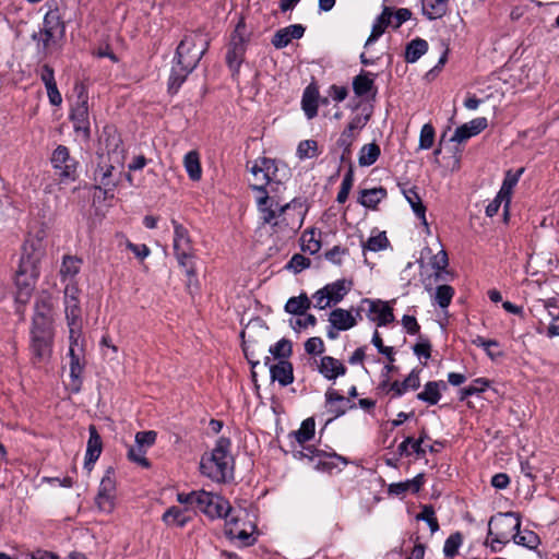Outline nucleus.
<instances>
[{
	"instance_id": "obj_20",
	"label": "nucleus",
	"mask_w": 559,
	"mask_h": 559,
	"mask_svg": "<svg viewBox=\"0 0 559 559\" xmlns=\"http://www.w3.org/2000/svg\"><path fill=\"white\" fill-rule=\"evenodd\" d=\"M319 372L328 380H335L346 373L344 364L331 356H323L318 366Z\"/></svg>"
},
{
	"instance_id": "obj_11",
	"label": "nucleus",
	"mask_w": 559,
	"mask_h": 559,
	"mask_svg": "<svg viewBox=\"0 0 559 559\" xmlns=\"http://www.w3.org/2000/svg\"><path fill=\"white\" fill-rule=\"evenodd\" d=\"M50 163L60 182L75 180L78 163L67 146L58 145L50 156Z\"/></svg>"
},
{
	"instance_id": "obj_37",
	"label": "nucleus",
	"mask_w": 559,
	"mask_h": 559,
	"mask_svg": "<svg viewBox=\"0 0 559 559\" xmlns=\"http://www.w3.org/2000/svg\"><path fill=\"white\" fill-rule=\"evenodd\" d=\"M389 239L384 231L370 236L366 241L361 240L362 253L366 255L367 251L378 252L386 249Z\"/></svg>"
},
{
	"instance_id": "obj_59",
	"label": "nucleus",
	"mask_w": 559,
	"mask_h": 559,
	"mask_svg": "<svg viewBox=\"0 0 559 559\" xmlns=\"http://www.w3.org/2000/svg\"><path fill=\"white\" fill-rule=\"evenodd\" d=\"M156 440L155 431H140L135 435V443L140 445L142 449L150 448L154 444Z\"/></svg>"
},
{
	"instance_id": "obj_1",
	"label": "nucleus",
	"mask_w": 559,
	"mask_h": 559,
	"mask_svg": "<svg viewBox=\"0 0 559 559\" xmlns=\"http://www.w3.org/2000/svg\"><path fill=\"white\" fill-rule=\"evenodd\" d=\"M209 48V39L200 32H191L179 43L174 58L168 88L176 93L188 75L195 69Z\"/></svg>"
},
{
	"instance_id": "obj_7",
	"label": "nucleus",
	"mask_w": 559,
	"mask_h": 559,
	"mask_svg": "<svg viewBox=\"0 0 559 559\" xmlns=\"http://www.w3.org/2000/svg\"><path fill=\"white\" fill-rule=\"evenodd\" d=\"M250 173L252 175L251 187L259 192V195H269V191L265 190L267 186L271 191H275L274 186L280 185L277 167L273 159L265 157L257 159L250 167Z\"/></svg>"
},
{
	"instance_id": "obj_10",
	"label": "nucleus",
	"mask_w": 559,
	"mask_h": 559,
	"mask_svg": "<svg viewBox=\"0 0 559 559\" xmlns=\"http://www.w3.org/2000/svg\"><path fill=\"white\" fill-rule=\"evenodd\" d=\"M76 100L71 106L70 119L75 132H81L84 138L90 136L88 96L83 85L74 88Z\"/></svg>"
},
{
	"instance_id": "obj_46",
	"label": "nucleus",
	"mask_w": 559,
	"mask_h": 559,
	"mask_svg": "<svg viewBox=\"0 0 559 559\" xmlns=\"http://www.w3.org/2000/svg\"><path fill=\"white\" fill-rule=\"evenodd\" d=\"M314 427H316V424H314L313 418L305 419L301 423L300 428L293 432L297 442L302 444V443L309 441L314 435Z\"/></svg>"
},
{
	"instance_id": "obj_44",
	"label": "nucleus",
	"mask_w": 559,
	"mask_h": 559,
	"mask_svg": "<svg viewBox=\"0 0 559 559\" xmlns=\"http://www.w3.org/2000/svg\"><path fill=\"white\" fill-rule=\"evenodd\" d=\"M82 261L72 255H66L62 261L60 274L63 280L73 278L81 269Z\"/></svg>"
},
{
	"instance_id": "obj_14",
	"label": "nucleus",
	"mask_w": 559,
	"mask_h": 559,
	"mask_svg": "<svg viewBox=\"0 0 559 559\" xmlns=\"http://www.w3.org/2000/svg\"><path fill=\"white\" fill-rule=\"evenodd\" d=\"M53 333L52 329L31 328V352L39 361L47 359L51 354Z\"/></svg>"
},
{
	"instance_id": "obj_50",
	"label": "nucleus",
	"mask_w": 559,
	"mask_h": 559,
	"mask_svg": "<svg viewBox=\"0 0 559 559\" xmlns=\"http://www.w3.org/2000/svg\"><path fill=\"white\" fill-rule=\"evenodd\" d=\"M416 520L427 522L431 533L439 530L438 520L431 506H424L421 512L416 515Z\"/></svg>"
},
{
	"instance_id": "obj_61",
	"label": "nucleus",
	"mask_w": 559,
	"mask_h": 559,
	"mask_svg": "<svg viewBox=\"0 0 559 559\" xmlns=\"http://www.w3.org/2000/svg\"><path fill=\"white\" fill-rule=\"evenodd\" d=\"M305 350L308 354H322L324 352V343L320 337H310L305 343Z\"/></svg>"
},
{
	"instance_id": "obj_55",
	"label": "nucleus",
	"mask_w": 559,
	"mask_h": 559,
	"mask_svg": "<svg viewBox=\"0 0 559 559\" xmlns=\"http://www.w3.org/2000/svg\"><path fill=\"white\" fill-rule=\"evenodd\" d=\"M145 449H142L140 445H138L136 443L134 445H132L129 451H128V457L143 466V467H148L150 466V463L147 461V459L145 457Z\"/></svg>"
},
{
	"instance_id": "obj_45",
	"label": "nucleus",
	"mask_w": 559,
	"mask_h": 559,
	"mask_svg": "<svg viewBox=\"0 0 559 559\" xmlns=\"http://www.w3.org/2000/svg\"><path fill=\"white\" fill-rule=\"evenodd\" d=\"M353 88L357 96H365L373 88V79L369 73L359 74L354 79Z\"/></svg>"
},
{
	"instance_id": "obj_34",
	"label": "nucleus",
	"mask_w": 559,
	"mask_h": 559,
	"mask_svg": "<svg viewBox=\"0 0 559 559\" xmlns=\"http://www.w3.org/2000/svg\"><path fill=\"white\" fill-rule=\"evenodd\" d=\"M302 109L308 119H312L318 112V91L316 87L307 86L302 99Z\"/></svg>"
},
{
	"instance_id": "obj_21",
	"label": "nucleus",
	"mask_w": 559,
	"mask_h": 559,
	"mask_svg": "<svg viewBox=\"0 0 559 559\" xmlns=\"http://www.w3.org/2000/svg\"><path fill=\"white\" fill-rule=\"evenodd\" d=\"M305 27L300 24H294L289 25L287 27L278 29L272 39V44L276 48H284L286 47L292 39H298L304 36Z\"/></svg>"
},
{
	"instance_id": "obj_18",
	"label": "nucleus",
	"mask_w": 559,
	"mask_h": 559,
	"mask_svg": "<svg viewBox=\"0 0 559 559\" xmlns=\"http://www.w3.org/2000/svg\"><path fill=\"white\" fill-rule=\"evenodd\" d=\"M488 126L487 118L478 117L475 118L461 127L456 128L454 134L451 138L452 142L462 143L472 136L479 134Z\"/></svg>"
},
{
	"instance_id": "obj_52",
	"label": "nucleus",
	"mask_w": 559,
	"mask_h": 559,
	"mask_svg": "<svg viewBox=\"0 0 559 559\" xmlns=\"http://www.w3.org/2000/svg\"><path fill=\"white\" fill-rule=\"evenodd\" d=\"M461 545H462V536L460 533L450 535L444 542V546H443L444 555L449 558H453L457 554V550Z\"/></svg>"
},
{
	"instance_id": "obj_9",
	"label": "nucleus",
	"mask_w": 559,
	"mask_h": 559,
	"mask_svg": "<svg viewBox=\"0 0 559 559\" xmlns=\"http://www.w3.org/2000/svg\"><path fill=\"white\" fill-rule=\"evenodd\" d=\"M249 33L243 20H240L230 35L227 47L226 62L230 70L236 73L243 61Z\"/></svg>"
},
{
	"instance_id": "obj_16",
	"label": "nucleus",
	"mask_w": 559,
	"mask_h": 559,
	"mask_svg": "<svg viewBox=\"0 0 559 559\" xmlns=\"http://www.w3.org/2000/svg\"><path fill=\"white\" fill-rule=\"evenodd\" d=\"M362 304L369 306L368 318L378 323L379 326L386 325L394 320L392 308L382 300L364 299Z\"/></svg>"
},
{
	"instance_id": "obj_48",
	"label": "nucleus",
	"mask_w": 559,
	"mask_h": 559,
	"mask_svg": "<svg viewBox=\"0 0 559 559\" xmlns=\"http://www.w3.org/2000/svg\"><path fill=\"white\" fill-rule=\"evenodd\" d=\"M297 155L301 159L317 157L319 155L318 143L314 140L301 141L297 147Z\"/></svg>"
},
{
	"instance_id": "obj_19",
	"label": "nucleus",
	"mask_w": 559,
	"mask_h": 559,
	"mask_svg": "<svg viewBox=\"0 0 559 559\" xmlns=\"http://www.w3.org/2000/svg\"><path fill=\"white\" fill-rule=\"evenodd\" d=\"M52 305L49 298H43L35 305L32 328L52 329Z\"/></svg>"
},
{
	"instance_id": "obj_43",
	"label": "nucleus",
	"mask_w": 559,
	"mask_h": 559,
	"mask_svg": "<svg viewBox=\"0 0 559 559\" xmlns=\"http://www.w3.org/2000/svg\"><path fill=\"white\" fill-rule=\"evenodd\" d=\"M513 540L515 544L527 547L530 549H535L540 543L538 535L530 530H524L523 532L520 530L516 531L513 536Z\"/></svg>"
},
{
	"instance_id": "obj_12",
	"label": "nucleus",
	"mask_w": 559,
	"mask_h": 559,
	"mask_svg": "<svg viewBox=\"0 0 559 559\" xmlns=\"http://www.w3.org/2000/svg\"><path fill=\"white\" fill-rule=\"evenodd\" d=\"M199 503L197 510L204 513L211 519L225 518L226 520L230 516L231 507L229 502L221 497L219 495L199 490Z\"/></svg>"
},
{
	"instance_id": "obj_23",
	"label": "nucleus",
	"mask_w": 559,
	"mask_h": 559,
	"mask_svg": "<svg viewBox=\"0 0 559 559\" xmlns=\"http://www.w3.org/2000/svg\"><path fill=\"white\" fill-rule=\"evenodd\" d=\"M174 227V251H180L185 257V251L193 250L188 229L179 224L177 221H171Z\"/></svg>"
},
{
	"instance_id": "obj_17",
	"label": "nucleus",
	"mask_w": 559,
	"mask_h": 559,
	"mask_svg": "<svg viewBox=\"0 0 559 559\" xmlns=\"http://www.w3.org/2000/svg\"><path fill=\"white\" fill-rule=\"evenodd\" d=\"M539 317L538 332L543 333V328H547L549 322L559 318V305L556 298L539 299L535 306Z\"/></svg>"
},
{
	"instance_id": "obj_30",
	"label": "nucleus",
	"mask_w": 559,
	"mask_h": 559,
	"mask_svg": "<svg viewBox=\"0 0 559 559\" xmlns=\"http://www.w3.org/2000/svg\"><path fill=\"white\" fill-rule=\"evenodd\" d=\"M310 460H317V467H322L324 469H330L336 467L338 462L346 465L347 461L345 457L336 454V453H325L319 450L311 451Z\"/></svg>"
},
{
	"instance_id": "obj_24",
	"label": "nucleus",
	"mask_w": 559,
	"mask_h": 559,
	"mask_svg": "<svg viewBox=\"0 0 559 559\" xmlns=\"http://www.w3.org/2000/svg\"><path fill=\"white\" fill-rule=\"evenodd\" d=\"M402 192L409 203L415 215L421 221L423 225L426 227L427 231H429L427 218H426V207L421 202V199L416 191L415 188H404Z\"/></svg>"
},
{
	"instance_id": "obj_57",
	"label": "nucleus",
	"mask_w": 559,
	"mask_h": 559,
	"mask_svg": "<svg viewBox=\"0 0 559 559\" xmlns=\"http://www.w3.org/2000/svg\"><path fill=\"white\" fill-rule=\"evenodd\" d=\"M353 182V173L349 170L342 180L341 189L337 193V202L344 203L347 200Z\"/></svg>"
},
{
	"instance_id": "obj_51",
	"label": "nucleus",
	"mask_w": 559,
	"mask_h": 559,
	"mask_svg": "<svg viewBox=\"0 0 559 559\" xmlns=\"http://www.w3.org/2000/svg\"><path fill=\"white\" fill-rule=\"evenodd\" d=\"M175 255L178 260V263L180 266H182L186 270V273L188 276H194L195 275V267L193 264V250H187L185 251V257L181 255L180 251L175 252Z\"/></svg>"
},
{
	"instance_id": "obj_39",
	"label": "nucleus",
	"mask_w": 559,
	"mask_h": 559,
	"mask_svg": "<svg viewBox=\"0 0 559 559\" xmlns=\"http://www.w3.org/2000/svg\"><path fill=\"white\" fill-rule=\"evenodd\" d=\"M428 50V43L425 39H413L406 47L405 59L407 62H416Z\"/></svg>"
},
{
	"instance_id": "obj_58",
	"label": "nucleus",
	"mask_w": 559,
	"mask_h": 559,
	"mask_svg": "<svg viewBox=\"0 0 559 559\" xmlns=\"http://www.w3.org/2000/svg\"><path fill=\"white\" fill-rule=\"evenodd\" d=\"M431 266L436 270V273L439 274L441 271H444L449 264V259L447 252L441 249L431 258Z\"/></svg>"
},
{
	"instance_id": "obj_2",
	"label": "nucleus",
	"mask_w": 559,
	"mask_h": 559,
	"mask_svg": "<svg viewBox=\"0 0 559 559\" xmlns=\"http://www.w3.org/2000/svg\"><path fill=\"white\" fill-rule=\"evenodd\" d=\"M257 205L262 223L270 225L275 233L294 234L302 225L301 212L294 204L280 205L264 194L257 197Z\"/></svg>"
},
{
	"instance_id": "obj_32",
	"label": "nucleus",
	"mask_w": 559,
	"mask_h": 559,
	"mask_svg": "<svg viewBox=\"0 0 559 559\" xmlns=\"http://www.w3.org/2000/svg\"><path fill=\"white\" fill-rule=\"evenodd\" d=\"M391 19H392L391 9L384 8L381 15L373 23L371 34L368 37L365 46L371 45L384 33L385 28L389 25H391Z\"/></svg>"
},
{
	"instance_id": "obj_47",
	"label": "nucleus",
	"mask_w": 559,
	"mask_h": 559,
	"mask_svg": "<svg viewBox=\"0 0 559 559\" xmlns=\"http://www.w3.org/2000/svg\"><path fill=\"white\" fill-rule=\"evenodd\" d=\"M454 296V289L450 285H440L436 288L435 300L441 308H448Z\"/></svg>"
},
{
	"instance_id": "obj_35",
	"label": "nucleus",
	"mask_w": 559,
	"mask_h": 559,
	"mask_svg": "<svg viewBox=\"0 0 559 559\" xmlns=\"http://www.w3.org/2000/svg\"><path fill=\"white\" fill-rule=\"evenodd\" d=\"M449 0H423V13L429 20L442 17L448 10Z\"/></svg>"
},
{
	"instance_id": "obj_26",
	"label": "nucleus",
	"mask_w": 559,
	"mask_h": 559,
	"mask_svg": "<svg viewBox=\"0 0 559 559\" xmlns=\"http://www.w3.org/2000/svg\"><path fill=\"white\" fill-rule=\"evenodd\" d=\"M324 292L330 298L332 305H336L343 300L352 288V282L346 280H337L331 284L325 285Z\"/></svg>"
},
{
	"instance_id": "obj_38",
	"label": "nucleus",
	"mask_w": 559,
	"mask_h": 559,
	"mask_svg": "<svg viewBox=\"0 0 559 559\" xmlns=\"http://www.w3.org/2000/svg\"><path fill=\"white\" fill-rule=\"evenodd\" d=\"M311 306V301L306 294L292 297L285 305V310L292 314H304Z\"/></svg>"
},
{
	"instance_id": "obj_41",
	"label": "nucleus",
	"mask_w": 559,
	"mask_h": 559,
	"mask_svg": "<svg viewBox=\"0 0 559 559\" xmlns=\"http://www.w3.org/2000/svg\"><path fill=\"white\" fill-rule=\"evenodd\" d=\"M385 195L386 192L383 188L368 189L361 191L359 202L366 207L374 209Z\"/></svg>"
},
{
	"instance_id": "obj_28",
	"label": "nucleus",
	"mask_w": 559,
	"mask_h": 559,
	"mask_svg": "<svg viewBox=\"0 0 559 559\" xmlns=\"http://www.w3.org/2000/svg\"><path fill=\"white\" fill-rule=\"evenodd\" d=\"M190 520L188 509L178 507H170L163 514V521L168 526L183 527Z\"/></svg>"
},
{
	"instance_id": "obj_13",
	"label": "nucleus",
	"mask_w": 559,
	"mask_h": 559,
	"mask_svg": "<svg viewBox=\"0 0 559 559\" xmlns=\"http://www.w3.org/2000/svg\"><path fill=\"white\" fill-rule=\"evenodd\" d=\"M357 317L360 318V313L358 311L355 316L350 310L343 308L332 310L329 314L326 336L330 340H336L340 331L350 330L357 324Z\"/></svg>"
},
{
	"instance_id": "obj_6",
	"label": "nucleus",
	"mask_w": 559,
	"mask_h": 559,
	"mask_svg": "<svg viewBox=\"0 0 559 559\" xmlns=\"http://www.w3.org/2000/svg\"><path fill=\"white\" fill-rule=\"evenodd\" d=\"M521 519L514 512H507L492 516L488 523V537L486 545L497 551L496 544H507L520 530Z\"/></svg>"
},
{
	"instance_id": "obj_8",
	"label": "nucleus",
	"mask_w": 559,
	"mask_h": 559,
	"mask_svg": "<svg viewBox=\"0 0 559 559\" xmlns=\"http://www.w3.org/2000/svg\"><path fill=\"white\" fill-rule=\"evenodd\" d=\"M79 293L80 290L75 285H67L64 288V314L69 328V341L72 343L82 338Z\"/></svg>"
},
{
	"instance_id": "obj_42",
	"label": "nucleus",
	"mask_w": 559,
	"mask_h": 559,
	"mask_svg": "<svg viewBox=\"0 0 559 559\" xmlns=\"http://www.w3.org/2000/svg\"><path fill=\"white\" fill-rule=\"evenodd\" d=\"M380 147L376 143L365 144L359 151L358 163L360 166H370L378 159Z\"/></svg>"
},
{
	"instance_id": "obj_33",
	"label": "nucleus",
	"mask_w": 559,
	"mask_h": 559,
	"mask_svg": "<svg viewBox=\"0 0 559 559\" xmlns=\"http://www.w3.org/2000/svg\"><path fill=\"white\" fill-rule=\"evenodd\" d=\"M183 166L191 180L199 181L201 179L202 168L200 155L197 151H190L185 155Z\"/></svg>"
},
{
	"instance_id": "obj_60",
	"label": "nucleus",
	"mask_w": 559,
	"mask_h": 559,
	"mask_svg": "<svg viewBox=\"0 0 559 559\" xmlns=\"http://www.w3.org/2000/svg\"><path fill=\"white\" fill-rule=\"evenodd\" d=\"M353 142L354 134L348 133V131H343L337 140V145L343 148L342 159H345L350 154V146Z\"/></svg>"
},
{
	"instance_id": "obj_27",
	"label": "nucleus",
	"mask_w": 559,
	"mask_h": 559,
	"mask_svg": "<svg viewBox=\"0 0 559 559\" xmlns=\"http://www.w3.org/2000/svg\"><path fill=\"white\" fill-rule=\"evenodd\" d=\"M81 341H76L75 343L70 342L69 347V357H70V377L74 380H78L83 371L82 364V345Z\"/></svg>"
},
{
	"instance_id": "obj_31",
	"label": "nucleus",
	"mask_w": 559,
	"mask_h": 559,
	"mask_svg": "<svg viewBox=\"0 0 559 559\" xmlns=\"http://www.w3.org/2000/svg\"><path fill=\"white\" fill-rule=\"evenodd\" d=\"M271 378L273 381H277L281 385L286 386L294 380L293 367L287 361H280L270 369Z\"/></svg>"
},
{
	"instance_id": "obj_29",
	"label": "nucleus",
	"mask_w": 559,
	"mask_h": 559,
	"mask_svg": "<svg viewBox=\"0 0 559 559\" xmlns=\"http://www.w3.org/2000/svg\"><path fill=\"white\" fill-rule=\"evenodd\" d=\"M325 408L333 417L343 415L345 413V397L333 389L326 390Z\"/></svg>"
},
{
	"instance_id": "obj_22",
	"label": "nucleus",
	"mask_w": 559,
	"mask_h": 559,
	"mask_svg": "<svg viewBox=\"0 0 559 559\" xmlns=\"http://www.w3.org/2000/svg\"><path fill=\"white\" fill-rule=\"evenodd\" d=\"M90 438L86 447L85 454V467L91 469V465H93L99 457L103 449L102 439L98 435L95 426H90Z\"/></svg>"
},
{
	"instance_id": "obj_15",
	"label": "nucleus",
	"mask_w": 559,
	"mask_h": 559,
	"mask_svg": "<svg viewBox=\"0 0 559 559\" xmlns=\"http://www.w3.org/2000/svg\"><path fill=\"white\" fill-rule=\"evenodd\" d=\"M116 492V479L111 469L106 471L99 485L98 495L96 497V504L99 510L110 512L114 509Z\"/></svg>"
},
{
	"instance_id": "obj_63",
	"label": "nucleus",
	"mask_w": 559,
	"mask_h": 559,
	"mask_svg": "<svg viewBox=\"0 0 559 559\" xmlns=\"http://www.w3.org/2000/svg\"><path fill=\"white\" fill-rule=\"evenodd\" d=\"M310 265V260L301 254H294L290 259L288 266L296 273L301 272Z\"/></svg>"
},
{
	"instance_id": "obj_4",
	"label": "nucleus",
	"mask_w": 559,
	"mask_h": 559,
	"mask_svg": "<svg viewBox=\"0 0 559 559\" xmlns=\"http://www.w3.org/2000/svg\"><path fill=\"white\" fill-rule=\"evenodd\" d=\"M40 253L33 242L27 241L23 247L20 265L15 274V301L25 305L31 299L38 276L37 263Z\"/></svg>"
},
{
	"instance_id": "obj_62",
	"label": "nucleus",
	"mask_w": 559,
	"mask_h": 559,
	"mask_svg": "<svg viewBox=\"0 0 559 559\" xmlns=\"http://www.w3.org/2000/svg\"><path fill=\"white\" fill-rule=\"evenodd\" d=\"M312 299L314 300V307L320 310L326 309L328 307L332 306V302L330 301L329 296L324 292V288L317 290L312 295Z\"/></svg>"
},
{
	"instance_id": "obj_40",
	"label": "nucleus",
	"mask_w": 559,
	"mask_h": 559,
	"mask_svg": "<svg viewBox=\"0 0 559 559\" xmlns=\"http://www.w3.org/2000/svg\"><path fill=\"white\" fill-rule=\"evenodd\" d=\"M225 533L230 537V538H236L238 539L240 543H242V545L245 546H249V545H252L253 542H254V538L252 537L251 534L247 533L245 530H239L235 526V519L234 518H228L226 520V530H225Z\"/></svg>"
},
{
	"instance_id": "obj_3",
	"label": "nucleus",
	"mask_w": 559,
	"mask_h": 559,
	"mask_svg": "<svg viewBox=\"0 0 559 559\" xmlns=\"http://www.w3.org/2000/svg\"><path fill=\"white\" fill-rule=\"evenodd\" d=\"M230 440L219 438L214 449L201 457V473L216 483H224L233 478L234 457L230 454Z\"/></svg>"
},
{
	"instance_id": "obj_64",
	"label": "nucleus",
	"mask_w": 559,
	"mask_h": 559,
	"mask_svg": "<svg viewBox=\"0 0 559 559\" xmlns=\"http://www.w3.org/2000/svg\"><path fill=\"white\" fill-rule=\"evenodd\" d=\"M346 254H348L347 249L336 246V247L332 248L330 251H328L325 255L330 262H332L336 265H340V264H342L343 257Z\"/></svg>"
},
{
	"instance_id": "obj_25",
	"label": "nucleus",
	"mask_w": 559,
	"mask_h": 559,
	"mask_svg": "<svg viewBox=\"0 0 559 559\" xmlns=\"http://www.w3.org/2000/svg\"><path fill=\"white\" fill-rule=\"evenodd\" d=\"M447 389L443 381H429L424 390L417 394V399L429 405H436L441 399V391Z\"/></svg>"
},
{
	"instance_id": "obj_5",
	"label": "nucleus",
	"mask_w": 559,
	"mask_h": 559,
	"mask_svg": "<svg viewBox=\"0 0 559 559\" xmlns=\"http://www.w3.org/2000/svg\"><path fill=\"white\" fill-rule=\"evenodd\" d=\"M108 157L103 159L94 174L97 189L103 190L106 197H114V190L118 185V180L114 178L112 171L115 164L122 165L124 162V148L121 141L117 136L108 139Z\"/></svg>"
},
{
	"instance_id": "obj_53",
	"label": "nucleus",
	"mask_w": 559,
	"mask_h": 559,
	"mask_svg": "<svg viewBox=\"0 0 559 559\" xmlns=\"http://www.w3.org/2000/svg\"><path fill=\"white\" fill-rule=\"evenodd\" d=\"M435 129L430 123L423 126L419 135V148L429 150L433 145Z\"/></svg>"
},
{
	"instance_id": "obj_56",
	"label": "nucleus",
	"mask_w": 559,
	"mask_h": 559,
	"mask_svg": "<svg viewBox=\"0 0 559 559\" xmlns=\"http://www.w3.org/2000/svg\"><path fill=\"white\" fill-rule=\"evenodd\" d=\"M270 353L276 358L288 357L292 353V343L285 338L280 340L274 346L270 347Z\"/></svg>"
},
{
	"instance_id": "obj_36",
	"label": "nucleus",
	"mask_w": 559,
	"mask_h": 559,
	"mask_svg": "<svg viewBox=\"0 0 559 559\" xmlns=\"http://www.w3.org/2000/svg\"><path fill=\"white\" fill-rule=\"evenodd\" d=\"M419 384H420V380H419L418 372L412 371L403 382H399V381L393 382L390 385L389 391L393 392L394 396H401L409 389H412V390L418 389Z\"/></svg>"
},
{
	"instance_id": "obj_49",
	"label": "nucleus",
	"mask_w": 559,
	"mask_h": 559,
	"mask_svg": "<svg viewBox=\"0 0 559 559\" xmlns=\"http://www.w3.org/2000/svg\"><path fill=\"white\" fill-rule=\"evenodd\" d=\"M523 173V169H520L516 174H512L511 171H508L506 175V178L503 180L502 187L499 191L500 197L507 198V204L508 206L510 202V193L512 188L518 183L520 175Z\"/></svg>"
},
{
	"instance_id": "obj_54",
	"label": "nucleus",
	"mask_w": 559,
	"mask_h": 559,
	"mask_svg": "<svg viewBox=\"0 0 559 559\" xmlns=\"http://www.w3.org/2000/svg\"><path fill=\"white\" fill-rule=\"evenodd\" d=\"M488 385H489L488 380H486L484 378L475 379L468 386H465L464 389H462L461 399H465L473 394L484 392Z\"/></svg>"
}]
</instances>
